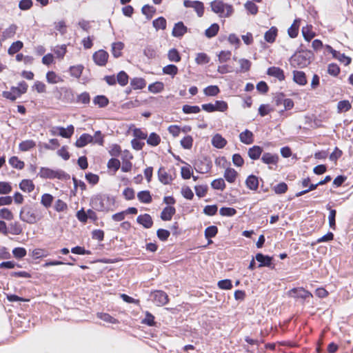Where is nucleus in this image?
<instances>
[{"label":"nucleus","instance_id":"nucleus-1","mask_svg":"<svg viewBox=\"0 0 353 353\" xmlns=\"http://www.w3.org/2000/svg\"><path fill=\"white\" fill-rule=\"evenodd\" d=\"M115 200L114 197L107 194H97L91 198V207L99 212L113 210Z\"/></svg>","mask_w":353,"mask_h":353},{"label":"nucleus","instance_id":"nucleus-2","mask_svg":"<svg viewBox=\"0 0 353 353\" xmlns=\"http://www.w3.org/2000/svg\"><path fill=\"white\" fill-rule=\"evenodd\" d=\"M312 57V53L310 51H300L291 57L290 63L294 68H302L310 63Z\"/></svg>","mask_w":353,"mask_h":353},{"label":"nucleus","instance_id":"nucleus-3","mask_svg":"<svg viewBox=\"0 0 353 353\" xmlns=\"http://www.w3.org/2000/svg\"><path fill=\"white\" fill-rule=\"evenodd\" d=\"M211 8L214 12L218 14L221 17H228L233 12V8L231 5L224 3L222 1L215 0L211 3Z\"/></svg>","mask_w":353,"mask_h":353},{"label":"nucleus","instance_id":"nucleus-4","mask_svg":"<svg viewBox=\"0 0 353 353\" xmlns=\"http://www.w3.org/2000/svg\"><path fill=\"white\" fill-rule=\"evenodd\" d=\"M39 175L44 179H63L68 176V174L62 170H54L48 168H41Z\"/></svg>","mask_w":353,"mask_h":353},{"label":"nucleus","instance_id":"nucleus-5","mask_svg":"<svg viewBox=\"0 0 353 353\" xmlns=\"http://www.w3.org/2000/svg\"><path fill=\"white\" fill-rule=\"evenodd\" d=\"M19 218L21 221L30 224H34L37 223L38 220L34 210L28 206H24L21 208Z\"/></svg>","mask_w":353,"mask_h":353},{"label":"nucleus","instance_id":"nucleus-6","mask_svg":"<svg viewBox=\"0 0 353 353\" xmlns=\"http://www.w3.org/2000/svg\"><path fill=\"white\" fill-rule=\"evenodd\" d=\"M150 299L157 305H163L168 302V294L162 290H155L150 294Z\"/></svg>","mask_w":353,"mask_h":353},{"label":"nucleus","instance_id":"nucleus-7","mask_svg":"<svg viewBox=\"0 0 353 353\" xmlns=\"http://www.w3.org/2000/svg\"><path fill=\"white\" fill-rule=\"evenodd\" d=\"M92 57L97 65L99 66H104L108 61L109 54L106 51L99 50L94 53Z\"/></svg>","mask_w":353,"mask_h":353},{"label":"nucleus","instance_id":"nucleus-8","mask_svg":"<svg viewBox=\"0 0 353 353\" xmlns=\"http://www.w3.org/2000/svg\"><path fill=\"white\" fill-rule=\"evenodd\" d=\"M183 5L186 8H194L199 17L203 15L204 6L202 2L198 1H192L190 0H185L183 1Z\"/></svg>","mask_w":353,"mask_h":353},{"label":"nucleus","instance_id":"nucleus-9","mask_svg":"<svg viewBox=\"0 0 353 353\" xmlns=\"http://www.w3.org/2000/svg\"><path fill=\"white\" fill-rule=\"evenodd\" d=\"M188 32V28L182 21L174 24L172 34L174 37L181 38Z\"/></svg>","mask_w":353,"mask_h":353},{"label":"nucleus","instance_id":"nucleus-10","mask_svg":"<svg viewBox=\"0 0 353 353\" xmlns=\"http://www.w3.org/2000/svg\"><path fill=\"white\" fill-rule=\"evenodd\" d=\"M137 221L142 225L145 228H150L153 225V221L151 216L148 214H144L138 216Z\"/></svg>","mask_w":353,"mask_h":353},{"label":"nucleus","instance_id":"nucleus-11","mask_svg":"<svg viewBox=\"0 0 353 353\" xmlns=\"http://www.w3.org/2000/svg\"><path fill=\"white\" fill-rule=\"evenodd\" d=\"M94 141V137L89 134L84 133L80 136V137L75 142V145L77 148H83L88 143Z\"/></svg>","mask_w":353,"mask_h":353},{"label":"nucleus","instance_id":"nucleus-12","mask_svg":"<svg viewBox=\"0 0 353 353\" xmlns=\"http://www.w3.org/2000/svg\"><path fill=\"white\" fill-rule=\"evenodd\" d=\"M290 294L292 296H294L296 298H301L303 299H306L310 296H312V294L310 292L304 290L303 288L292 289L290 292Z\"/></svg>","mask_w":353,"mask_h":353},{"label":"nucleus","instance_id":"nucleus-13","mask_svg":"<svg viewBox=\"0 0 353 353\" xmlns=\"http://www.w3.org/2000/svg\"><path fill=\"white\" fill-rule=\"evenodd\" d=\"M267 74L269 76L274 77L279 81H283L285 79L284 72L282 69L278 67H270L268 69Z\"/></svg>","mask_w":353,"mask_h":353},{"label":"nucleus","instance_id":"nucleus-14","mask_svg":"<svg viewBox=\"0 0 353 353\" xmlns=\"http://www.w3.org/2000/svg\"><path fill=\"white\" fill-rule=\"evenodd\" d=\"M256 260L259 263V267H270L272 265V257L263 255L261 253L256 254L255 256Z\"/></svg>","mask_w":353,"mask_h":353},{"label":"nucleus","instance_id":"nucleus-15","mask_svg":"<svg viewBox=\"0 0 353 353\" xmlns=\"http://www.w3.org/2000/svg\"><path fill=\"white\" fill-rule=\"evenodd\" d=\"M223 176L228 183H233L236 180L238 172L234 168H227L224 172Z\"/></svg>","mask_w":353,"mask_h":353},{"label":"nucleus","instance_id":"nucleus-16","mask_svg":"<svg viewBox=\"0 0 353 353\" xmlns=\"http://www.w3.org/2000/svg\"><path fill=\"white\" fill-rule=\"evenodd\" d=\"M54 129L58 130L59 135L63 138H70L74 131V128L72 125H68L66 129L63 127H57Z\"/></svg>","mask_w":353,"mask_h":353},{"label":"nucleus","instance_id":"nucleus-17","mask_svg":"<svg viewBox=\"0 0 353 353\" xmlns=\"http://www.w3.org/2000/svg\"><path fill=\"white\" fill-rule=\"evenodd\" d=\"M261 160L265 164L276 165L279 160V156L276 154L265 152L262 155Z\"/></svg>","mask_w":353,"mask_h":353},{"label":"nucleus","instance_id":"nucleus-18","mask_svg":"<svg viewBox=\"0 0 353 353\" xmlns=\"http://www.w3.org/2000/svg\"><path fill=\"white\" fill-rule=\"evenodd\" d=\"M253 133L249 130H245L239 134L240 141L247 145L252 144L254 142Z\"/></svg>","mask_w":353,"mask_h":353},{"label":"nucleus","instance_id":"nucleus-19","mask_svg":"<svg viewBox=\"0 0 353 353\" xmlns=\"http://www.w3.org/2000/svg\"><path fill=\"white\" fill-rule=\"evenodd\" d=\"M158 176L159 181L165 185L169 184L172 180L171 175H170L163 168H159L158 171Z\"/></svg>","mask_w":353,"mask_h":353},{"label":"nucleus","instance_id":"nucleus-20","mask_svg":"<svg viewBox=\"0 0 353 353\" xmlns=\"http://www.w3.org/2000/svg\"><path fill=\"white\" fill-rule=\"evenodd\" d=\"M227 143V141L219 134H215L212 139V144L216 148H223Z\"/></svg>","mask_w":353,"mask_h":353},{"label":"nucleus","instance_id":"nucleus-21","mask_svg":"<svg viewBox=\"0 0 353 353\" xmlns=\"http://www.w3.org/2000/svg\"><path fill=\"white\" fill-rule=\"evenodd\" d=\"M245 184L248 188L251 190H256L259 187V179L254 175H250L245 181Z\"/></svg>","mask_w":353,"mask_h":353},{"label":"nucleus","instance_id":"nucleus-22","mask_svg":"<svg viewBox=\"0 0 353 353\" xmlns=\"http://www.w3.org/2000/svg\"><path fill=\"white\" fill-rule=\"evenodd\" d=\"M293 79L296 83L301 85H305L307 83L305 74L302 71H294Z\"/></svg>","mask_w":353,"mask_h":353},{"label":"nucleus","instance_id":"nucleus-23","mask_svg":"<svg viewBox=\"0 0 353 353\" xmlns=\"http://www.w3.org/2000/svg\"><path fill=\"white\" fill-rule=\"evenodd\" d=\"M175 212L176 210L174 207H165L161 213V218L163 221H170Z\"/></svg>","mask_w":353,"mask_h":353},{"label":"nucleus","instance_id":"nucleus-24","mask_svg":"<svg viewBox=\"0 0 353 353\" xmlns=\"http://www.w3.org/2000/svg\"><path fill=\"white\" fill-rule=\"evenodd\" d=\"M36 147V142L33 140H25L19 145V149L21 152L29 151Z\"/></svg>","mask_w":353,"mask_h":353},{"label":"nucleus","instance_id":"nucleus-25","mask_svg":"<svg viewBox=\"0 0 353 353\" xmlns=\"http://www.w3.org/2000/svg\"><path fill=\"white\" fill-rule=\"evenodd\" d=\"M234 61H237L240 65L239 72H246L250 70V67L252 65V63L250 61L246 59H237L236 57H233Z\"/></svg>","mask_w":353,"mask_h":353},{"label":"nucleus","instance_id":"nucleus-26","mask_svg":"<svg viewBox=\"0 0 353 353\" xmlns=\"http://www.w3.org/2000/svg\"><path fill=\"white\" fill-rule=\"evenodd\" d=\"M19 188L23 192H31L34 189V185L31 180L23 179L19 183Z\"/></svg>","mask_w":353,"mask_h":353},{"label":"nucleus","instance_id":"nucleus-27","mask_svg":"<svg viewBox=\"0 0 353 353\" xmlns=\"http://www.w3.org/2000/svg\"><path fill=\"white\" fill-rule=\"evenodd\" d=\"M263 152L262 148L260 146L254 145L248 150V156L251 159H258Z\"/></svg>","mask_w":353,"mask_h":353},{"label":"nucleus","instance_id":"nucleus-28","mask_svg":"<svg viewBox=\"0 0 353 353\" xmlns=\"http://www.w3.org/2000/svg\"><path fill=\"white\" fill-rule=\"evenodd\" d=\"M17 30V26L14 24L10 25L8 28L4 30L2 32L1 37L3 40L7 39L8 38H12L16 33Z\"/></svg>","mask_w":353,"mask_h":353},{"label":"nucleus","instance_id":"nucleus-29","mask_svg":"<svg viewBox=\"0 0 353 353\" xmlns=\"http://www.w3.org/2000/svg\"><path fill=\"white\" fill-rule=\"evenodd\" d=\"M124 48L123 43L121 41L115 42L112 44V54L115 58L121 56V51Z\"/></svg>","mask_w":353,"mask_h":353},{"label":"nucleus","instance_id":"nucleus-30","mask_svg":"<svg viewBox=\"0 0 353 353\" xmlns=\"http://www.w3.org/2000/svg\"><path fill=\"white\" fill-rule=\"evenodd\" d=\"M276 35L277 28L276 27H272L265 33L264 39L267 42L272 43L275 41Z\"/></svg>","mask_w":353,"mask_h":353},{"label":"nucleus","instance_id":"nucleus-31","mask_svg":"<svg viewBox=\"0 0 353 353\" xmlns=\"http://www.w3.org/2000/svg\"><path fill=\"white\" fill-rule=\"evenodd\" d=\"M130 85L134 90L143 89L146 85V82L143 78H133L130 81Z\"/></svg>","mask_w":353,"mask_h":353},{"label":"nucleus","instance_id":"nucleus-32","mask_svg":"<svg viewBox=\"0 0 353 353\" xmlns=\"http://www.w3.org/2000/svg\"><path fill=\"white\" fill-rule=\"evenodd\" d=\"M352 105L348 100L340 101L337 104V112L342 113L349 111Z\"/></svg>","mask_w":353,"mask_h":353},{"label":"nucleus","instance_id":"nucleus-33","mask_svg":"<svg viewBox=\"0 0 353 353\" xmlns=\"http://www.w3.org/2000/svg\"><path fill=\"white\" fill-rule=\"evenodd\" d=\"M138 199L143 203H150L152 202V196L148 190L141 191L137 194Z\"/></svg>","mask_w":353,"mask_h":353},{"label":"nucleus","instance_id":"nucleus-34","mask_svg":"<svg viewBox=\"0 0 353 353\" xmlns=\"http://www.w3.org/2000/svg\"><path fill=\"white\" fill-rule=\"evenodd\" d=\"M93 103L100 108H104L108 105L109 100L104 95H98L94 98Z\"/></svg>","mask_w":353,"mask_h":353},{"label":"nucleus","instance_id":"nucleus-35","mask_svg":"<svg viewBox=\"0 0 353 353\" xmlns=\"http://www.w3.org/2000/svg\"><path fill=\"white\" fill-rule=\"evenodd\" d=\"M97 316L106 323L112 324L118 323V320L114 319L108 313L98 312L97 314Z\"/></svg>","mask_w":353,"mask_h":353},{"label":"nucleus","instance_id":"nucleus-36","mask_svg":"<svg viewBox=\"0 0 353 353\" xmlns=\"http://www.w3.org/2000/svg\"><path fill=\"white\" fill-rule=\"evenodd\" d=\"M84 67L82 65H73L70 68V74L72 77L79 79L83 70Z\"/></svg>","mask_w":353,"mask_h":353},{"label":"nucleus","instance_id":"nucleus-37","mask_svg":"<svg viewBox=\"0 0 353 353\" xmlns=\"http://www.w3.org/2000/svg\"><path fill=\"white\" fill-rule=\"evenodd\" d=\"M46 79L49 83L52 84L62 81V79L53 71H49L47 72Z\"/></svg>","mask_w":353,"mask_h":353},{"label":"nucleus","instance_id":"nucleus-38","mask_svg":"<svg viewBox=\"0 0 353 353\" xmlns=\"http://www.w3.org/2000/svg\"><path fill=\"white\" fill-rule=\"evenodd\" d=\"M117 81L121 86H125L128 83L129 77L124 71H121L117 76Z\"/></svg>","mask_w":353,"mask_h":353},{"label":"nucleus","instance_id":"nucleus-39","mask_svg":"<svg viewBox=\"0 0 353 353\" xmlns=\"http://www.w3.org/2000/svg\"><path fill=\"white\" fill-rule=\"evenodd\" d=\"M156 9L153 6L145 5L141 9V12L144 14L148 19H150L153 14L155 13Z\"/></svg>","mask_w":353,"mask_h":353},{"label":"nucleus","instance_id":"nucleus-40","mask_svg":"<svg viewBox=\"0 0 353 353\" xmlns=\"http://www.w3.org/2000/svg\"><path fill=\"white\" fill-rule=\"evenodd\" d=\"M219 26L217 23H213L205 32V34L208 38L216 36L219 32Z\"/></svg>","mask_w":353,"mask_h":353},{"label":"nucleus","instance_id":"nucleus-41","mask_svg":"<svg viewBox=\"0 0 353 353\" xmlns=\"http://www.w3.org/2000/svg\"><path fill=\"white\" fill-rule=\"evenodd\" d=\"M211 186L214 190L223 191L225 188V183L222 178L214 179L211 183Z\"/></svg>","mask_w":353,"mask_h":353},{"label":"nucleus","instance_id":"nucleus-42","mask_svg":"<svg viewBox=\"0 0 353 353\" xmlns=\"http://www.w3.org/2000/svg\"><path fill=\"white\" fill-rule=\"evenodd\" d=\"M160 137L155 132L151 133L149 137L147 139V143L152 146L158 145L160 143Z\"/></svg>","mask_w":353,"mask_h":353},{"label":"nucleus","instance_id":"nucleus-43","mask_svg":"<svg viewBox=\"0 0 353 353\" xmlns=\"http://www.w3.org/2000/svg\"><path fill=\"white\" fill-rule=\"evenodd\" d=\"M164 88V85L162 82L157 81L148 86V90L152 93L161 92Z\"/></svg>","mask_w":353,"mask_h":353},{"label":"nucleus","instance_id":"nucleus-44","mask_svg":"<svg viewBox=\"0 0 353 353\" xmlns=\"http://www.w3.org/2000/svg\"><path fill=\"white\" fill-rule=\"evenodd\" d=\"M23 46V44L21 41H17L12 43L8 49V54L12 55L17 52H18Z\"/></svg>","mask_w":353,"mask_h":353},{"label":"nucleus","instance_id":"nucleus-45","mask_svg":"<svg viewBox=\"0 0 353 353\" xmlns=\"http://www.w3.org/2000/svg\"><path fill=\"white\" fill-rule=\"evenodd\" d=\"M166 20L164 17H160L158 19L153 21V26L156 30H165L166 28Z\"/></svg>","mask_w":353,"mask_h":353},{"label":"nucleus","instance_id":"nucleus-46","mask_svg":"<svg viewBox=\"0 0 353 353\" xmlns=\"http://www.w3.org/2000/svg\"><path fill=\"white\" fill-rule=\"evenodd\" d=\"M168 58L170 61L179 62L181 61V56L178 50L175 48H172L168 51Z\"/></svg>","mask_w":353,"mask_h":353},{"label":"nucleus","instance_id":"nucleus-47","mask_svg":"<svg viewBox=\"0 0 353 353\" xmlns=\"http://www.w3.org/2000/svg\"><path fill=\"white\" fill-rule=\"evenodd\" d=\"M10 232L14 235H18L22 233L23 228L18 222L10 223Z\"/></svg>","mask_w":353,"mask_h":353},{"label":"nucleus","instance_id":"nucleus-48","mask_svg":"<svg viewBox=\"0 0 353 353\" xmlns=\"http://www.w3.org/2000/svg\"><path fill=\"white\" fill-rule=\"evenodd\" d=\"M163 72L173 77L178 73V68L174 65L170 64L163 68Z\"/></svg>","mask_w":353,"mask_h":353},{"label":"nucleus","instance_id":"nucleus-49","mask_svg":"<svg viewBox=\"0 0 353 353\" xmlns=\"http://www.w3.org/2000/svg\"><path fill=\"white\" fill-rule=\"evenodd\" d=\"M54 197L50 194H44L41 196V203L46 208L52 205Z\"/></svg>","mask_w":353,"mask_h":353},{"label":"nucleus","instance_id":"nucleus-50","mask_svg":"<svg viewBox=\"0 0 353 353\" xmlns=\"http://www.w3.org/2000/svg\"><path fill=\"white\" fill-rule=\"evenodd\" d=\"M9 163L13 168H17L19 170L23 169L25 165L24 162L19 160L18 159V157H12L9 159Z\"/></svg>","mask_w":353,"mask_h":353},{"label":"nucleus","instance_id":"nucleus-51","mask_svg":"<svg viewBox=\"0 0 353 353\" xmlns=\"http://www.w3.org/2000/svg\"><path fill=\"white\" fill-rule=\"evenodd\" d=\"M337 54H334L333 57L338 59L341 63H343L345 65H347L351 63V58L345 56L344 54H341L340 52H336Z\"/></svg>","mask_w":353,"mask_h":353},{"label":"nucleus","instance_id":"nucleus-52","mask_svg":"<svg viewBox=\"0 0 353 353\" xmlns=\"http://www.w3.org/2000/svg\"><path fill=\"white\" fill-rule=\"evenodd\" d=\"M195 61L199 65L205 64L210 61V57L205 53H198L196 54Z\"/></svg>","mask_w":353,"mask_h":353},{"label":"nucleus","instance_id":"nucleus-53","mask_svg":"<svg viewBox=\"0 0 353 353\" xmlns=\"http://www.w3.org/2000/svg\"><path fill=\"white\" fill-rule=\"evenodd\" d=\"M299 21L296 19L294 23L288 28V32L291 38H295L298 35L299 25L296 24Z\"/></svg>","mask_w":353,"mask_h":353},{"label":"nucleus","instance_id":"nucleus-54","mask_svg":"<svg viewBox=\"0 0 353 353\" xmlns=\"http://www.w3.org/2000/svg\"><path fill=\"white\" fill-rule=\"evenodd\" d=\"M218 232V228L216 226L211 225L208 227L205 230V236L206 239L214 237Z\"/></svg>","mask_w":353,"mask_h":353},{"label":"nucleus","instance_id":"nucleus-55","mask_svg":"<svg viewBox=\"0 0 353 353\" xmlns=\"http://www.w3.org/2000/svg\"><path fill=\"white\" fill-rule=\"evenodd\" d=\"M48 255V252L43 249H34L32 251L31 256L34 259H39L46 257Z\"/></svg>","mask_w":353,"mask_h":353},{"label":"nucleus","instance_id":"nucleus-56","mask_svg":"<svg viewBox=\"0 0 353 353\" xmlns=\"http://www.w3.org/2000/svg\"><path fill=\"white\" fill-rule=\"evenodd\" d=\"M54 210L58 212H64L68 209V205L61 199H57L54 205Z\"/></svg>","mask_w":353,"mask_h":353},{"label":"nucleus","instance_id":"nucleus-57","mask_svg":"<svg viewBox=\"0 0 353 353\" xmlns=\"http://www.w3.org/2000/svg\"><path fill=\"white\" fill-rule=\"evenodd\" d=\"M141 323L149 326H154L155 325L154 316L150 312H146L145 316L141 321Z\"/></svg>","mask_w":353,"mask_h":353},{"label":"nucleus","instance_id":"nucleus-58","mask_svg":"<svg viewBox=\"0 0 353 353\" xmlns=\"http://www.w3.org/2000/svg\"><path fill=\"white\" fill-rule=\"evenodd\" d=\"M219 213L221 216H232L236 214V210L233 208H221L219 210Z\"/></svg>","mask_w":353,"mask_h":353},{"label":"nucleus","instance_id":"nucleus-59","mask_svg":"<svg viewBox=\"0 0 353 353\" xmlns=\"http://www.w3.org/2000/svg\"><path fill=\"white\" fill-rule=\"evenodd\" d=\"M219 92V88L216 85H210L204 89V93L207 96H216Z\"/></svg>","mask_w":353,"mask_h":353},{"label":"nucleus","instance_id":"nucleus-60","mask_svg":"<svg viewBox=\"0 0 353 353\" xmlns=\"http://www.w3.org/2000/svg\"><path fill=\"white\" fill-rule=\"evenodd\" d=\"M183 112L185 114L198 113L201 109L198 105H184L183 106Z\"/></svg>","mask_w":353,"mask_h":353},{"label":"nucleus","instance_id":"nucleus-61","mask_svg":"<svg viewBox=\"0 0 353 353\" xmlns=\"http://www.w3.org/2000/svg\"><path fill=\"white\" fill-rule=\"evenodd\" d=\"M232 53L230 51H221L218 55L219 61L220 63H225L229 61L231 58Z\"/></svg>","mask_w":353,"mask_h":353},{"label":"nucleus","instance_id":"nucleus-62","mask_svg":"<svg viewBox=\"0 0 353 353\" xmlns=\"http://www.w3.org/2000/svg\"><path fill=\"white\" fill-rule=\"evenodd\" d=\"M0 217L1 219L10 221L13 219L12 212L8 208H2L0 210Z\"/></svg>","mask_w":353,"mask_h":353},{"label":"nucleus","instance_id":"nucleus-63","mask_svg":"<svg viewBox=\"0 0 353 353\" xmlns=\"http://www.w3.org/2000/svg\"><path fill=\"white\" fill-rule=\"evenodd\" d=\"M194 190H195L196 194L199 197H203V196H205V194H206V193L208 192V187L206 185H196L194 187Z\"/></svg>","mask_w":353,"mask_h":353},{"label":"nucleus","instance_id":"nucleus-64","mask_svg":"<svg viewBox=\"0 0 353 353\" xmlns=\"http://www.w3.org/2000/svg\"><path fill=\"white\" fill-rule=\"evenodd\" d=\"M274 190L277 194H284L288 190V185L285 183L281 182L274 187Z\"/></svg>","mask_w":353,"mask_h":353}]
</instances>
